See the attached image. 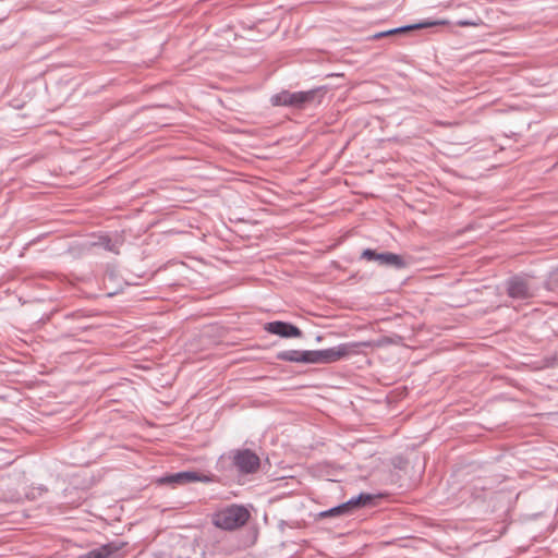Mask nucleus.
Wrapping results in <instances>:
<instances>
[{"mask_svg":"<svg viewBox=\"0 0 558 558\" xmlns=\"http://www.w3.org/2000/svg\"><path fill=\"white\" fill-rule=\"evenodd\" d=\"M230 454L233 466L242 474H252L259 469V457L250 449L233 450Z\"/></svg>","mask_w":558,"mask_h":558,"instance_id":"20e7f679","label":"nucleus"},{"mask_svg":"<svg viewBox=\"0 0 558 558\" xmlns=\"http://www.w3.org/2000/svg\"><path fill=\"white\" fill-rule=\"evenodd\" d=\"M482 23L480 17L475 20H459L456 24L460 27L478 26Z\"/></svg>","mask_w":558,"mask_h":558,"instance_id":"ddd939ff","label":"nucleus"},{"mask_svg":"<svg viewBox=\"0 0 558 558\" xmlns=\"http://www.w3.org/2000/svg\"><path fill=\"white\" fill-rule=\"evenodd\" d=\"M124 543H107L83 555H80L77 558H110L114 553L122 549Z\"/></svg>","mask_w":558,"mask_h":558,"instance_id":"9d476101","label":"nucleus"},{"mask_svg":"<svg viewBox=\"0 0 558 558\" xmlns=\"http://www.w3.org/2000/svg\"><path fill=\"white\" fill-rule=\"evenodd\" d=\"M361 259L376 262L380 266H390L397 269L404 268L407 265L403 257L398 254L391 252L377 253L372 248H365L361 253Z\"/></svg>","mask_w":558,"mask_h":558,"instance_id":"423d86ee","label":"nucleus"},{"mask_svg":"<svg viewBox=\"0 0 558 558\" xmlns=\"http://www.w3.org/2000/svg\"><path fill=\"white\" fill-rule=\"evenodd\" d=\"M374 500V496L366 493H361L359 496L349 499L348 501L333 507L329 510L323 511L322 517H336V515H348L352 514L355 510L371 505Z\"/></svg>","mask_w":558,"mask_h":558,"instance_id":"39448f33","label":"nucleus"},{"mask_svg":"<svg viewBox=\"0 0 558 558\" xmlns=\"http://www.w3.org/2000/svg\"><path fill=\"white\" fill-rule=\"evenodd\" d=\"M209 476L198 473L196 471H183L174 474H169L157 480L160 485L182 486L194 482H209Z\"/></svg>","mask_w":558,"mask_h":558,"instance_id":"0eeeda50","label":"nucleus"},{"mask_svg":"<svg viewBox=\"0 0 558 558\" xmlns=\"http://www.w3.org/2000/svg\"><path fill=\"white\" fill-rule=\"evenodd\" d=\"M326 93V87H317L306 92H294L282 90L275 94L270 98V102L276 107H292L296 109L304 108L307 104L313 102L319 95L323 97Z\"/></svg>","mask_w":558,"mask_h":558,"instance_id":"7ed1b4c3","label":"nucleus"},{"mask_svg":"<svg viewBox=\"0 0 558 558\" xmlns=\"http://www.w3.org/2000/svg\"><path fill=\"white\" fill-rule=\"evenodd\" d=\"M264 329L271 333L277 335L281 338H300L302 337V331L299 327L291 323L275 320L269 322L265 325Z\"/></svg>","mask_w":558,"mask_h":558,"instance_id":"6e6552de","label":"nucleus"},{"mask_svg":"<svg viewBox=\"0 0 558 558\" xmlns=\"http://www.w3.org/2000/svg\"><path fill=\"white\" fill-rule=\"evenodd\" d=\"M507 293L515 300H526L533 296L529 282L519 276L511 277L507 281Z\"/></svg>","mask_w":558,"mask_h":558,"instance_id":"1a4fd4ad","label":"nucleus"},{"mask_svg":"<svg viewBox=\"0 0 558 558\" xmlns=\"http://www.w3.org/2000/svg\"><path fill=\"white\" fill-rule=\"evenodd\" d=\"M94 245L102 246L108 252H112L116 254L119 253L117 245L112 242V240L108 235H100L98 238V241L95 242Z\"/></svg>","mask_w":558,"mask_h":558,"instance_id":"f8f14e48","label":"nucleus"},{"mask_svg":"<svg viewBox=\"0 0 558 558\" xmlns=\"http://www.w3.org/2000/svg\"><path fill=\"white\" fill-rule=\"evenodd\" d=\"M361 345L365 343H341L324 350H284L277 353V359L303 364H330L357 352Z\"/></svg>","mask_w":558,"mask_h":558,"instance_id":"f257e3e1","label":"nucleus"},{"mask_svg":"<svg viewBox=\"0 0 558 558\" xmlns=\"http://www.w3.org/2000/svg\"><path fill=\"white\" fill-rule=\"evenodd\" d=\"M250 518L251 513L244 506L233 504L216 511L211 522L221 530L234 531L245 525Z\"/></svg>","mask_w":558,"mask_h":558,"instance_id":"f03ea898","label":"nucleus"},{"mask_svg":"<svg viewBox=\"0 0 558 558\" xmlns=\"http://www.w3.org/2000/svg\"><path fill=\"white\" fill-rule=\"evenodd\" d=\"M446 24H448L447 21H424V22H421L417 24L407 25V26L389 29L387 32H381V33L375 34L374 38L378 39V38H381L385 36L404 33V32L412 31V29H421V28H427V27H433V26H437V25H446Z\"/></svg>","mask_w":558,"mask_h":558,"instance_id":"9b49d317","label":"nucleus"}]
</instances>
